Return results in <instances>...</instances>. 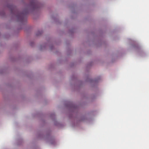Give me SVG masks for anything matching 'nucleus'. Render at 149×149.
Wrapping results in <instances>:
<instances>
[{
    "mask_svg": "<svg viewBox=\"0 0 149 149\" xmlns=\"http://www.w3.org/2000/svg\"><path fill=\"white\" fill-rule=\"evenodd\" d=\"M18 19L20 21H22L25 18V16L23 13L19 14L17 16Z\"/></svg>",
    "mask_w": 149,
    "mask_h": 149,
    "instance_id": "nucleus-1",
    "label": "nucleus"
}]
</instances>
